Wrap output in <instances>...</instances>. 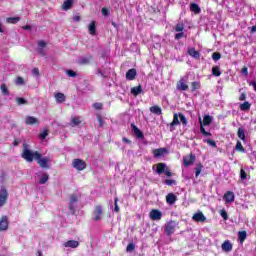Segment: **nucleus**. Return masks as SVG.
I'll return each instance as SVG.
<instances>
[{"mask_svg":"<svg viewBox=\"0 0 256 256\" xmlns=\"http://www.w3.org/2000/svg\"><path fill=\"white\" fill-rule=\"evenodd\" d=\"M21 21V17H9L7 18V23H11L12 25H15Z\"/></svg>","mask_w":256,"mask_h":256,"instance_id":"obj_39","label":"nucleus"},{"mask_svg":"<svg viewBox=\"0 0 256 256\" xmlns=\"http://www.w3.org/2000/svg\"><path fill=\"white\" fill-rule=\"evenodd\" d=\"M184 29H185V25L183 24H176L174 27V31H176V33H181L183 32Z\"/></svg>","mask_w":256,"mask_h":256,"instance_id":"obj_45","label":"nucleus"},{"mask_svg":"<svg viewBox=\"0 0 256 256\" xmlns=\"http://www.w3.org/2000/svg\"><path fill=\"white\" fill-rule=\"evenodd\" d=\"M204 143H207L208 145H210L211 147H214V148L217 147V143L215 142V140H212V139H206V140H204Z\"/></svg>","mask_w":256,"mask_h":256,"instance_id":"obj_51","label":"nucleus"},{"mask_svg":"<svg viewBox=\"0 0 256 256\" xmlns=\"http://www.w3.org/2000/svg\"><path fill=\"white\" fill-rule=\"evenodd\" d=\"M93 107L96 111H101V109H103V103L96 102L93 104Z\"/></svg>","mask_w":256,"mask_h":256,"instance_id":"obj_54","label":"nucleus"},{"mask_svg":"<svg viewBox=\"0 0 256 256\" xmlns=\"http://www.w3.org/2000/svg\"><path fill=\"white\" fill-rule=\"evenodd\" d=\"M240 179L242 181H245L247 179V172H245V169L243 168L240 169Z\"/></svg>","mask_w":256,"mask_h":256,"instance_id":"obj_50","label":"nucleus"},{"mask_svg":"<svg viewBox=\"0 0 256 256\" xmlns=\"http://www.w3.org/2000/svg\"><path fill=\"white\" fill-rule=\"evenodd\" d=\"M238 239L240 243H245V239H247V231L243 230L238 232Z\"/></svg>","mask_w":256,"mask_h":256,"instance_id":"obj_34","label":"nucleus"},{"mask_svg":"<svg viewBox=\"0 0 256 256\" xmlns=\"http://www.w3.org/2000/svg\"><path fill=\"white\" fill-rule=\"evenodd\" d=\"M164 153H167V149L165 148H158L153 150V155L156 159L159 157H163Z\"/></svg>","mask_w":256,"mask_h":256,"instance_id":"obj_21","label":"nucleus"},{"mask_svg":"<svg viewBox=\"0 0 256 256\" xmlns=\"http://www.w3.org/2000/svg\"><path fill=\"white\" fill-rule=\"evenodd\" d=\"M32 75H35L36 77H39L41 74L39 73V68H33Z\"/></svg>","mask_w":256,"mask_h":256,"instance_id":"obj_60","label":"nucleus"},{"mask_svg":"<svg viewBox=\"0 0 256 256\" xmlns=\"http://www.w3.org/2000/svg\"><path fill=\"white\" fill-rule=\"evenodd\" d=\"M126 251L128 253H131V251H135V244H133V243L128 244L126 247Z\"/></svg>","mask_w":256,"mask_h":256,"instance_id":"obj_55","label":"nucleus"},{"mask_svg":"<svg viewBox=\"0 0 256 256\" xmlns=\"http://www.w3.org/2000/svg\"><path fill=\"white\" fill-rule=\"evenodd\" d=\"M0 89L3 95H11V92H9V88H7V85L5 83L1 84Z\"/></svg>","mask_w":256,"mask_h":256,"instance_id":"obj_37","label":"nucleus"},{"mask_svg":"<svg viewBox=\"0 0 256 256\" xmlns=\"http://www.w3.org/2000/svg\"><path fill=\"white\" fill-rule=\"evenodd\" d=\"M77 203H79V196L75 193L71 194L68 205V210L70 211L71 215H75L77 211Z\"/></svg>","mask_w":256,"mask_h":256,"instance_id":"obj_2","label":"nucleus"},{"mask_svg":"<svg viewBox=\"0 0 256 256\" xmlns=\"http://www.w3.org/2000/svg\"><path fill=\"white\" fill-rule=\"evenodd\" d=\"M135 77H137V70L132 68V69H129L127 72H126V79L128 81H133L135 79Z\"/></svg>","mask_w":256,"mask_h":256,"instance_id":"obj_18","label":"nucleus"},{"mask_svg":"<svg viewBox=\"0 0 256 256\" xmlns=\"http://www.w3.org/2000/svg\"><path fill=\"white\" fill-rule=\"evenodd\" d=\"M212 59H213V61H219V59H221V53H219V52H214V53L212 54Z\"/></svg>","mask_w":256,"mask_h":256,"instance_id":"obj_53","label":"nucleus"},{"mask_svg":"<svg viewBox=\"0 0 256 256\" xmlns=\"http://www.w3.org/2000/svg\"><path fill=\"white\" fill-rule=\"evenodd\" d=\"M21 157L22 159L27 161V163H33V161H36V159H39L41 157V153H39L38 151L33 152L29 149V145L24 142Z\"/></svg>","mask_w":256,"mask_h":256,"instance_id":"obj_1","label":"nucleus"},{"mask_svg":"<svg viewBox=\"0 0 256 256\" xmlns=\"http://www.w3.org/2000/svg\"><path fill=\"white\" fill-rule=\"evenodd\" d=\"M72 167L77 171H84V169H87V163L82 159L76 158L72 161Z\"/></svg>","mask_w":256,"mask_h":256,"instance_id":"obj_6","label":"nucleus"},{"mask_svg":"<svg viewBox=\"0 0 256 256\" xmlns=\"http://www.w3.org/2000/svg\"><path fill=\"white\" fill-rule=\"evenodd\" d=\"M9 229V218L2 216L0 218V231H7Z\"/></svg>","mask_w":256,"mask_h":256,"instance_id":"obj_11","label":"nucleus"},{"mask_svg":"<svg viewBox=\"0 0 256 256\" xmlns=\"http://www.w3.org/2000/svg\"><path fill=\"white\" fill-rule=\"evenodd\" d=\"M166 203L168 205H175V203H177V195L174 193H168L166 195Z\"/></svg>","mask_w":256,"mask_h":256,"instance_id":"obj_15","label":"nucleus"},{"mask_svg":"<svg viewBox=\"0 0 256 256\" xmlns=\"http://www.w3.org/2000/svg\"><path fill=\"white\" fill-rule=\"evenodd\" d=\"M237 136L241 139V141H245V129L238 128Z\"/></svg>","mask_w":256,"mask_h":256,"instance_id":"obj_40","label":"nucleus"},{"mask_svg":"<svg viewBox=\"0 0 256 256\" xmlns=\"http://www.w3.org/2000/svg\"><path fill=\"white\" fill-rule=\"evenodd\" d=\"M188 55H190V57H193V59L201 58V54H199V51L195 50V48L188 49Z\"/></svg>","mask_w":256,"mask_h":256,"instance_id":"obj_24","label":"nucleus"},{"mask_svg":"<svg viewBox=\"0 0 256 256\" xmlns=\"http://www.w3.org/2000/svg\"><path fill=\"white\" fill-rule=\"evenodd\" d=\"M179 119L183 125V127H187V118L185 117V115L183 113H179Z\"/></svg>","mask_w":256,"mask_h":256,"instance_id":"obj_43","label":"nucleus"},{"mask_svg":"<svg viewBox=\"0 0 256 256\" xmlns=\"http://www.w3.org/2000/svg\"><path fill=\"white\" fill-rule=\"evenodd\" d=\"M221 247H222V251H224L225 253H229L233 251V244L229 240L224 241Z\"/></svg>","mask_w":256,"mask_h":256,"instance_id":"obj_13","label":"nucleus"},{"mask_svg":"<svg viewBox=\"0 0 256 256\" xmlns=\"http://www.w3.org/2000/svg\"><path fill=\"white\" fill-rule=\"evenodd\" d=\"M220 215L224 221H227L229 219V214H227V210L222 209L220 210Z\"/></svg>","mask_w":256,"mask_h":256,"instance_id":"obj_48","label":"nucleus"},{"mask_svg":"<svg viewBox=\"0 0 256 256\" xmlns=\"http://www.w3.org/2000/svg\"><path fill=\"white\" fill-rule=\"evenodd\" d=\"M88 31L90 35H97V25L95 21H92L88 26Z\"/></svg>","mask_w":256,"mask_h":256,"instance_id":"obj_27","label":"nucleus"},{"mask_svg":"<svg viewBox=\"0 0 256 256\" xmlns=\"http://www.w3.org/2000/svg\"><path fill=\"white\" fill-rule=\"evenodd\" d=\"M175 229H177V222L171 220L164 226V233L168 237H171L175 233Z\"/></svg>","mask_w":256,"mask_h":256,"instance_id":"obj_5","label":"nucleus"},{"mask_svg":"<svg viewBox=\"0 0 256 256\" xmlns=\"http://www.w3.org/2000/svg\"><path fill=\"white\" fill-rule=\"evenodd\" d=\"M235 149L239 153H245V148L243 147V144L241 143V141H237Z\"/></svg>","mask_w":256,"mask_h":256,"instance_id":"obj_41","label":"nucleus"},{"mask_svg":"<svg viewBox=\"0 0 256 256\" xmlns=\"http://www.w3.org/2000/svg\"><path fill=\"white\" fill-rule=\"evenodd\" d=\"M81 124V120L78 117H72L71 119V126L77 127V125Z\"/></svg>","mask_w":256,"mask_h":256,"instance_id":"obj_42","label":"nucleus"},{"mask_svg":"<svg viewBox=\"0 0 256 256\" xmlns=\"http://www.w3.org/2000/svg\"><path fill=\"white\" fill-rule=\"evenodd\" d=\"M119 198L118 197H116L115 199H114V211H115V213H120V211H121V209L119 208Z\"/></svg>","mask_w":256,"mask_h":256,"instance_id":"obj_46","label":"nucleus"},{"mask_svg":"<svg viewBox=\"0 0 256 256\" xmlns=\"http://www.w3.org/2000/svg\"><path fill=\"white\" fill-rule=\"evenodd\" d=\"M176 89L178 91H187L189 89V85H187V82H185V78H181L177 84Z\"/></svg>","mask_w":256,"mask_h":256,"instance_id":"obj_12","label":"nucleus"},{"mask_svg":"<svg viewBox=\"0 0 256 256\" xmlns=\"http://www.w3.org/2000/svg\"><path fill=\"white\" fill-rule=\"evenodd\" d=\"M47 135H49V130L45 129L42 133L39 134V139H41V141L47 139Z\"/></svg>","mask_w":256,"mask_h":256,"instance_id":"obj_47","label":"nucleus"},{"mask_svg":"<svg viewBox=\"0 0 256 256\" xmlns=\"http://www.w3.org/2000/svg\"><path fill=\"white\" fill-rule=\"evenodd\" d=\"M212 122H213V117H211V115H205L203 118V122H200V125L202 123V126L207 127L211 125Z\"/></svg>","mask_w":256,"mask_h":256,"instance_id":"obj_26","label":"nucleus"},{"mask_svg":"<svg viewBox=\"0 0 256 256\" xmlns=\"http://www.w3.org/2000/svg\"><path fill=\"white\" fill-rule=\"evenodd\" d=\"M16 103L18 104V105H27V100H25V98H21V97H17L16 98Z\"/></svg>","mask_w":256,"mask_h":256,"instance_id":"obj_49","label":"nucleus"},{"mask_svg":"<svg viewBox=\"0 0 256 256\" xmlns=\"http://www.w3.org/2000/svg\"><path fill=\"white\" fill-rule=\"evenodd\" d=\"M195 170V178L199 177L201 175V171H203V164L198 163L196 164V167L194 168Z\"/></svg>","mask_w":256,"mask_h":256,"instance_id":"obj_33","label":"nucleus"},{"mask_svg":"<svg viewBox=\"0 0 256 256\" xmlns=\"http://www.w3.org/2000/svg\"><path fill=\"white\" fill-rule=\"evenodd\" d=\"M141 93H143V87L141 86V84L131 88V94L135 97H137V95H141Z\"/></svg>","mask_w":256,"mask_h":256,"instance_id":"obj_22","label":"nucleus"},{"mask_svg":"<svg viewBox=\"0 0 256 256\" xmlns=\"http://www.w3.org/2000/svg\"><path fill=\"white\" fill-rule=\"evenodd\" d=\"M47 181H49V174L43 173L42 177L39 179V184L45 185V183H47Z\"/></svg>","mask_w":256,"mask_h":256,"instance_id":"obj_36","label":"nucleus"},{"mask_svg":"<svg viewBox=\"0 0 256 256\" xmlns=\"http://www.w3.org/2000/svg\"><path fill=\"white\" fill-rule=\"evenodd\" d=\"M178 125H181V122L179 121V113L178 114L174 113L173 120L170 123V127L173 128V127H177Z\"/></svg>","mask_w":256,"mask_h":256,"instance_id":"obj_25","label":"nucleus"},{"mask_svg":"<svg viewBox=\"0 0 256 256\" xmlns=\"http://www.w3.org/2000/svg\"><path fill=\"white\" fill-rule=\"evenodd\" d=\"M241 75H244V77H247V75H249V69L244 66L241 70H240Z\"/></svg>","mask_w":256,"mask_h":256,"instance_id":"obj_56","label":"nucleus"},{"mask_svg":"<svg viewBox=\"0 0 256 256\" xmlns=\"http://www.w3.org/2000/svg\"><path fill=\"white\" fill-rule=\"evenodd\" d=\"M223 199L225 203H233V201H235V194L232 191H227L224 194Z\"/></svg>","mask_w":256,"mask_h":256,"instance_id":"obj_14","label":"nucleus"},{"mask_svg":"<svg viewBox=\"0 0 256 256\" xmlns=\"http://www.w3.org/2000/svg\"><path fill=\"white\" fill-rule=\"evenodd\" d=\"M66 74L68 77H77V72H75L73 70H67Z\"/></svg>","mask_w":256,"mask_h":256,"instance_id":"obj_58","label":"nucleus"},{"mask_svg":"<svg viewBox=\"0 0 256 256\" xmlns=\"http://www.w3.org/2000/svg\"><path fill=\"white\" fill-rule=\"evenodd\" d=\"M15 83H16V85H25V80L23 79V77L18 76V77L16 78Z\"/></svg>","mask_w":256,"mask_h":256,"instance_id":"obj_52","label":"nucleus"},{"mask_svg":"<svg viewBox=\"0 0 256 256\" xmlns=\"http://www.w3.org/2000/svg\"><path fill=\"white\" fill-rule=\"evenodd\" d=\"M192 219H193V221H196V223H205V221H207V217L201 211L198 213H195L192 216Z\"/></svg>","mask_w":256,"mask_h":256,"instance_id":"obj_10","label":"nucleus"},{"mask_svg":"<svg viewBox=\"0 0 256 256\" xmlns=\"http://www.w3.org/2000/svg\"><path fill=\"white\" fill-rule=\"evenodd\" d=\"M190 11L195 15H199L201 13V7L197 3H190Z\"/></svg>","mask_w":256,"mask_h":256,"instance_id":"obj_20","label":"nucleus"},{"mask_svg":"<svg viewBox=\"0 0 256 256\" xmlns=\"http://www.w3.org/2000/svg\"><path fill=\"white\" fill-rule=\"evenodd\" d=\"M73 7V0H65L62 4V9L64 11H69Z\"/></svg>","mask_w":256,"mask_h":256,"instance_id":"obj_30","label":"nucleus"},{"mask_svg":"<svg viewBox=\"0 0 256 256\" xmlns=\"http://www.w3.org/2000/svg\"><path fill=\"white\" fill-rule=\"evenodd\" d=\"M57 103H65V94L58 92L54 94Z\"/></svg>","mask_w":256,"mask_h":256,"instance_id":"obj_29","label":"nucleus"},{"mask_svg":"<svg viewBox=\"0 0 256 256\" xmlns=\"http://www.w3.org/2000/svg\"><path fill=\"white\" fill-rule=\"evenodd\" d=\"M183 37H185V33L179 32L175 34L174 39H176V41H179V39H183Z\"/></svg>","mask_w":256,"mask_h":256,"instance_id":"obj_57","label":"nucleus"},{"mask_svg":"<svg viewBox=\"0 0 256 256\" xmlns=\"http://www.w3.org/2000/svg\"><path fill=\"white\" fill-rule=\"evenodd\" d=\"M38 47H47V43L45 42V41H43V40H40L39 42H38Z\"/></svg>","mask_w":256,"mask_h":256,"instance_id":"obj_63","label":"nucleus"},{"mask_svg":"<svg viewBox=\"0 0 256 256\" xmlns=\"http://www.w3.org/2000/svg\"><path fill=\"white\" fill-rule=\"evenodd\" d=\"M164 173L166 174V177H173V173L169 171V169L166 168V170L164 171Z\"/></svg>","mask_w":256,"mask_h":256,"instance_id":"obj_64","label":"nucleus"},{"mask_svg":"<svg viewBox=\"0 0 256 256\" xmlns=\"http://www.w3.org/2000/svg\"><path fill=\"white\" fill-rule=\"evenodd\" d=\"M93 215H94V221H101V217L103 215V207L101 205L95 206Z\"/></svg>","mask_w":256,"mask_h":256,"instance_id":"obj_8","label":"nucleus"},{"mask_svg":"<svg viewBox=\"0 0 256 256\" xmlns=\"http://www.w3.org/2000/svg\"><path fill=\"white\" fill-rule=\"evenodd\" d=\"M250 109H251V103L246 101V102L240 104L241 111H249Z\"/></svg>","mask_w":256,"mask_h":256,"instance_id":"obj_38","label":"nucleus"},{"mask_svg":"<svg viewBox=\"0 0 256 256\" xmlns=\"http://www.w3.org/2000/svg\"><path fill=\"white\" fill-rule=\"evenodd\" d=\"M212 75L214 77H221V68L219 66L212 67Z\"/></svg>","mask_w":256,"mask_h":256,"instance_id":"obj_35","label":"nucleus"},{"mask_svg":"<svg viewBox=\"0 0 256 256\" xmlns=\"http://www.w3.org/2000/svg\"><path fill=\"white\" fill-rule=\"evenodd\" d=\"M183 160L185 167H191V165H193V163L196 161V156L195 154L190 153L188 156L184 157Z\"/></svg>","mask_w":256,"mask_h":256,"instance_id":"obj_9","label":"nucleus"},{"mask_svg":"<svg viewBox=\"0 0 256 256\" xmlns=\"http://www.w3.org/2000/svg\"><path fill=\"white\" fill-rule=\"evenodd\" d=\"M97 121L99 123V126L103 127V117H101V115H97Z\"/></svg>","mask_w":256,"mask_h":256,"instance_id":"obj_61","label":"nucleus"},{"mask_svg":"<svg viewBox=\"0 0 256 256\" xmlns=\"http://www.w3.org/2000/svg\"><path fill=\"white\" fill-rule=\"evenodd\" d=\"M64 247H70V249H77V247H79V241L68 240L64 243Z\"/></svg>","mask_w":256,"mask_h":256,"instance_id":"obj_19","label":"nucleus"},{"mask_svg":"<svg viewBox=\"0 0 256 256\" xmlns=\"http://www.w3.org/2000/svg\"><path fill=\"white\" fill-rule=\"evenodd\" d=\"M149 217L152 221H161L163 212H161V210L152 209L149 213Z\"/></svg>","mask_w":256,"mask_h":256,"instance_id":"obj_7","label":"nucleus"},{"mask_svg":"<svg viewBox=\"0 0 256 256\" xmlns=\"http://www.w3.org/2000/svg\"><path fill=\"white\" fill-rule=\"evenodd\" d=\"M165 184L171 187V185L175 184V180H172V179L165 180Z\"/></svg>","mask_w":256,"mask_h":256,"instance_id":"obj_62","label":"nucleus"},{"mask_svg":"<svg viewBox=\"0 0 256 256\" xmlns=\"http://www.w3.org/2000/svg\"><path fill=\"white\" fill-rule=\"evenodd\" d=\"M200 132L202 133V135H204V137H211V132H207L205 130V127H203V123L200 124Z\"/></svg>","mask_w":256,"mask_h":256,"instance_id":"obj_44","label":"nucleus"},{"mask_svg":"<svg viewBox=\"0 0 256 256\" xmlns=\"http://www.w3.org/2000/svg\"><path fill=\"white\" fill-rule=\"evenodd\" d=\"M131 129L134 131V135L137 139H144L145 135L134 123L131 124Z\"/></svg>","mask_w":256,"mask_h":256,"instance_id":"obj_16","label":"nucleus"},{"mask_svg":"<svg viewBox=\"0 0 256 256\" xmlns=\"http://www.w3.org/2000/svg\"><path fill=\"white\" fill-rule=\"evenodd\" d=\"M150 111L154 114V115H163V109H161V107L154 105L152 107H150Z\"/></svg>","mask_w":256,"mask_h":256,"instance_id":"obj_28","label":"nucleus"},{"mask_svg":"<svg viewBox=\"0 0 256 256\" xmlns=\"http://www.w3.org/2000/svg\"><path fill=\"white\" fill-rule=\"evenodd\" d=\"M167 169V164L160 162L158 164H156V173L157 175H163V173H165Z\"/></svg>","mask_w":256,"mask_h":256,"instance_id":"obj_17","label":"nucleus"},{"mask_svg":"<svg viewBox=\"0 0 256 256\" xmlns=\"http://www.w3.org/2000/svg\"><path fill=\"white\" fill-rule=\"evenodd\" d=\"M110 13H111V11H109L106 7L102 8V15L104 17H109Z\"/></svg>","mask_w":256,"mask_h":256,"instance_id":"obj_59","label":"nucleus"},{"mask_svg":"<svg viewBox=\"0 0 256 256\" xmlns=\"http://www.w3.org/2000/svg\"><path fill=\"white\" fill-rule=\"evenodd\" d=\"M9 199V192L5 185L0 186V207H5L7 205V200Z\"/></svg>","mask_w":256,"mask_h":256,"instance_id":"obj_3","label":"nucleus"},{"mask_svg":"<svg viewBox=\"0 0 256 256\" xmlns=\"http://www.w3.org/2000/svg\"><path fill=\"white\" fill-rule=\"evenodd\" d=\"M26 125H39V119L33 116L26 117Z\"/></svg>","mask_w":256,"mask_h":256,"instance_id":"obj_23","label":"nucleus"},{"mask_svg":"<svg viewBox=\"0 0 256 256\" xmlns=\"http://www.w3.org/2000/svg\"><path fill=\"white\" fill-rule=\"evenodd\" d=\"M36 161L42 169H51V158L49 156L43 157L40 154L39 159H36Z\"/></svg>","mask_w":256,"mask_h":256,"instance_id":"obj_4","label":"nucleus"},{"mask_svg":"<svg viewBox=\"0 0 256 256\" xmlns=\"http://www.w3.org/2000/svg\"><path fill=\"white\" fill-rule=\"evenodd\" d=\"M201 89V82L200 81H194L191 82V92L195 93V91Z\"/></svg>","mask_w":256,"mask_h":256,"instance_id":"obj_31","label":"nucleus"},{"mask_svg":"<svg viewBox=\"0 0 256 256\" xmlns=\"http://www.w3.org/2000/svg\"><path fill=\"white\" fill-rule=\"evenodd\" d=\"M91 59H93V56L83 57L79 60V65H89L91 63Z\"/></svg>","mask_w":256,"mask_h":256,"instance_id":"obj_32","label":"nucleus"}]
</instances>
